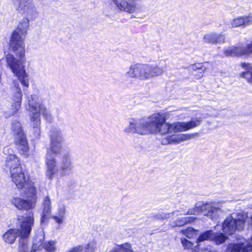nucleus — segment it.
Returning a JSON list of instances; mask_svg holds the SVG:
<instances>
[{"mask_svg":"<svg viewBox=\"0 0 252 252\" xmlns=\"http://www.w3.org/2000/svg\"><path fill=\"white\" fill-rule=\"evenodd\" d=\"M13 1L17 6V11L24 17L12 32L9 41L10 48L18 59L9 54L6 57V61L7 66L22 85L29 87V75L25 68V39L30 27L29 18L36 14V10L32 0H13Z\"/></svg>","mask_w":252,"mask_h":252,"instance_id":"obj_1","label":"nucleus"},{"mask_svg":"<svg viewBox=\"0 0 252 252\" xmlns=\"http://www.w3.org/2000/svg\"><path fill=\"white\" fill-rule=\"evenodd\" d=\"M167 113H155L148 117L139 119L130 118L128 126L124 129L126 134H137L140 135L156 134L166 135L188 131L199 126L202 121L201 118H192L188 122H166Z\"/></svg>","mask_w":252,"mask_h":252,"instance_id":"obj_2","label":"nucleus"},{"mask_svg":"<svg viewBox=\"0 0 252 252\" xmlns=\"http://www.w3.org/2000/svg\"><path fill=\"white\" fill-rule=\"evenodd\" d=\"M13 182L19 189H25L26 199L14 197L11 199V203L18 210H29L34 208L37 202V182L29 181L26 183L25 175L22 168L12 169L10 172Z\"/></svg>","mask_w":252,"mask_h":252,"instance_id":"obj_3","label":"nucleus"},{"mask_svg":"<svg viewBox=\"0 0 252 252\" xmlns=\"http://www.w3.org/2000/svg\"><path fill=\"white\" fill-rule=\"evenodd\" d=\"M19 228H12L7 230L3 235L4 241L9 244L14 243L17 237L21 238L19 242L18 252H28L27 241L23 240L30 235L34 224V216L32 211L27 212L24 216L18 218Z\"/></svg>","mask_w":252,"mask_h":252,"instance_id":"obj_4","label":"nucleus"},{"mask_svg":"<svg viewBox=\"0 0 252 252\" xmlns=\"http://www.w3.org/2000/svg\"><path fill=\"white\" fill-rule=\"evenodd\" d=\"M50 148L48 149L46 156V175L48 179L52 180L58 173L59 169L56 159L51 153L58 155L62 152L63 137L60 130L54 128L50 132Z\"/></svg>","mask_w":252,"mask_h":252,"instance_id":"obj_5","label":"nucleus"},{"mask_svg":"<svg viewBox=\"0 0 252 252\" xmlns=\"http://www.w3.org/2000/svg\"><path fill=\"white\" fill-rule=\"evenodd\" d=\"M166 67V63L164 60H160L154 65L137 63L129 66L125 73V76L128 78L144 81L162 75Z\"/></svg>","mask_w":252,"mask_h":252,"instance_id":"obj_6","label":"nucleus"},{"mask_svg":"<svg viewBox=\"0 0 252 252\" xmlns=\"http://www.w3.org/2000/svg\"><path fill=\"white\" fill-rule=\"evenodd\" d=\"M223 201L217 202L196 203L193 208L189 209L187 214L189 215H198L199 213H203L204 215L208 216L212 219L216 218L221 212V204H223Z\"/></svg>","mask_w":252,"mask_h":252,"instance_id":"obj_7","label":"nucleus"},{"mask_svg":"<svg viewBox=\"0 0 252 252\" xmlns=\"http://www.w3.org/2000/svg\"><path fill=\"white\" fill-rule=\"evenodd\" d=\"M12 129L17 149L21 154L27 156L29 152V144L20 123L17 121L13 122Z\"/></svg>","mask_w":252,"mask_h":252,"instance_id":"obj_8","label":"nucleus"},{"mask_svg":"<svg viewBox=\"0 0 252 252\" xmlns=\"http://www.w3.org/2000/svg\"><path fill=\"white\" fill-rule=\"evenodd\" d=\"M44 238V236L42 233L38 234L37 236L34 238L31 252H35L38 250H40L42 248H44L46 252H55L56 242L52 240L47 241L42 246Z\"/></svg>","mask_w":252,"mask_h":252,"instance_id":"obj_9","label":"nucleus"},{"mask_svg":"<svg viewBox=\"0 0 252 252\" xmlns=\"http://www.w3.org/2000/svg\"><path fill=\"white\" fill-rule=\"evenodd\" d=\"M198 136V133L190 134H179L168 135L161 140L162 145L177 144L181 142L195 138Z\"/></svg>","mask_w":252,"mask_h":252,"instance_id":"obj_10","label":"nucleus"},{"mask_svg":"<svg viewBox=\"0 0 252 252\" xmlns=\"http://www.w3.org/2000/svg\"><path fill=\"white\" fill-rule=\"evenodd\" d=\"M135 0H112L117 7L121 11L128 13L134 12L136 9Z\"/></svg>","mask_w":252,"mask_h":252,"instance_id":"obj_11","label":"nucleus"},{"mask_svg":"<svg viewBox=\"0 0 252 252\" xmlns=\"http://www.w3.org/2000/svg\"><path fill=\"white\" fill-rule=\"evenodd\" d=\"M73 165L71 157L69 155H65L62 158L60 165L61 176L71 175L73 173Z\"/></svg>","mask_w":252,"mask_h":252,"instance_id":"obj_12","label":"nucleus"},{"mask_svg":"<svg viewBox=\"0 0 252 252\" xmlns=\"http://www.w3.org/2000/svg\"><path fill=\"white\" fill-rule=\"evenodd\" d=\"M226 37L224 34L217 32H211L206 34L203 37V40L211 44L224 43L226 42Z\"/></svg>","mask_w":252,"mask_h":252,"instance_id":"obj_13","label":"nucleus"},{"mask_svg":"<svg viewBox=\"0 0 252 252\" xmlns=\"http://www.w3.org/2000/svg\"><path fill=\"white\" fill-rule=\"evenodd\" d=\"M222 229L223 232L228 235L233 234L236 230H238V226L235 222L234 217L231 215L228 216L224 221Z\"/></svg>","mask_w":252,"mask_h":252,"instance_id":"obj_14","label":"nucleus"},{"mask_svg":"<svg viewBox=\"0 0 252 252\" xmlns=\"http://www.w3.org/2000/svg\"><path fill=\"white\" fill-rule=\"evenodd\" d=\"M28 105L26 109L30 112L39 111V109L42 104L38 96L36 94H32L28 97Z\"/></svg>","mask_w":252,"mask_h":252,"instance_id":"obj_15","label":"nucleus"},{"mask_svg":"<svg viewBox=\"0 0 252 252\" xmlns=\"http://www.w3.org/2000/svg\"><path fill=\"white\" fill-rule=\"evenodd\" d=\"M231 26L234 28L245 27L252 24V14L248 16L238 17L233 19L231 22Z\"/></svg>","mask_w":252,"mask_h":252,"instance_id":"obj_16","label":"nucleus"},{"mask_svg":"<svg viewBox=\"0 0 252 252\" xmlns=\"http://www.w3.org/2000/svg\"><path fill=\"white\" fill-rule=\"evenodd\" d=\"M51 213V200L49 196H47L45 197L43 203V210L41 219V222L46 221L50 217Z\"/></svg>","mask_w":252,"mask_h":252,"instance_id":"obj_17","label":"nucleus"},{"mask_svg":"<svg viewBox=\"0 0 252 252\" xmlns=\"http://www.w3.org/2000/svg\"><path fill=\"white\" fill-rule=\"evenodd\" d=\"M6 166L10 169V172H12V169L22 168L18 158L13 154H10L7 157Z\"/></svg>","mask_w":252,"mask_h":252,"instance_id":"obj_18","label":"nucleus"},{"mask_svg":"<svg viewBox=\"0 0 252 252\" xmlns=\"http://www.w3.org/2000/svg\"><path fill=\"white\" fill-rule=\"evenodd\" d=\"M224 54L226 56H240L244 55L243 46H231L224 50Z\"/></svg>","mask_w":252,"mask_h":252,"instance_id":"obj_19","label":"nucleus"},{"mask_svg":"<svg viewBox=\"0 0 252 252\" xmlns=\"http://www.w3.org/2000/svg\"><path fill=\"white\" fill-rule=\"evenodd\" d=\"M65 213V206L64 204H60L58 206V211L56 215L53 216L52 218L58 224H61L64 220Z\"/></svg>","mask_w":252,"mask_h":252,"instance_id":"obj_20","label":"nucleus"},{"mask_svg":"<svg viewBox=\"0 0 252 252\" xmlns=\"http://www.w3.org/2000/svg\"><path fill=\"white\" fill-rule=\"evenodd\" d=\"M236 216L234 220L238 226V230H242L244 227L246 220L248 219V214L243 211H240L236 214Z\"/></svg>","mask_w":252,"mask_h":252,"instance_id":"obj_21","label":"nucleus"},{"mask_svg":"<svg viewBox=\"0 0 252 252\" xmlns=\"http://www.w3.org/2000/svg\"><path fill=\"white\" fill-rule=\"evenodd\" d=\"M241 66L246 71L241 74V77L244 78L247 81L252 84V65L250 63H243Z\"/></svg>","mask_w":252,"mask_h":252,"instance_id":"obj_22","label":"nucleus"},{"mask_svg":"<svg viewBox=\"0 0 252 252\" xmlns=\"http://www.w3.org/2000/svg\"><path fill=\"white\" fill-rule=\"evenodd\" d=\"M30 116V126H41L40 115L39 111L31 112Z\"/></svg>","mask_w":252,"mask_h":252,"instance_id":"obj_23","label":"nucleus"},{"mask_svg":"<svg viewBox=\"0 0 252 252\" xmlns=\"http://www.w3.org/2000/svg\"><path fill=\"white\" fill-rule=\"evenodd\" d=\"M39 112L43 115V117L48 121L51 122L53 119V117L50 112V111L46 107H45L43 105L42 106L40 107L39 109Z\"/></svg>","mask_w":252,"mask_h":252,"instance_id":"obj_24","label":"nucleus"},{"mask_svg":"<svg viewBox=\"0 0 252 252\" xmlns=\"http://www.w3.org/2000/svg\"><path fill=\"white\" fill-rule=\"evenodd\" d=\"M227 238L222 233H213L212 241H213L217 245L223 243Z\"/></svg>","mask_w":252,"mask_h":252,"instance_id":"obj_25","label":"nucleus"},{"mask_svg":"<svg viewBox=\"0 0 252 252\" xmlns=\"http://www.w3.org/2000/svg\"><path fill=\"white\" fill-rule=\"evenodd\" d=\"M213 232L212 230H208L201 234L197 240V245L199 246V243L205 240H212Z\"/></svg>","mask_w":252,"mask_h":252,"instance_id":"obj_26","label":"nucleus"},{"mask_svg":"<svg viewBox=\"0 0 252 252\" xmlns=\"http://www.w3.org/2000/svg\"><path fill=\"white\" fill-rule=\"evenodd\" d=\"M194 220L193 217H183L178 220L177 222L172 224V226H182L188 222H190Z\"/></svg>","mask_w":252,"mask_h":252,"instance_id":"obj_27","label":"nucleus"},{"mask_svg":"<svg viewBox=\"0 0 252 252\" xmlns=\"http://www.w3.org/2000/svg\"><path fill=\"white\" fill-rule=\"evenodd\" d=\"M97 248V243L96 240L90 241L85 247L86 252H95Z\"/></svg>","mask_w":252,"mask_h":252,"instance_id":"obj_28","label":"nucleus"},{"mask_svg":"<svg viewBox=\"0 0 252 252\" xmlns=\"http://www.w3.org/2000/svg\"><path fill=\"white\" fill-rule=\"evenodd\" d=\"M197 231L191 227L188 228L185 230H182L181 232L189 238H191L196 235Z\"/></svg>","mask_w":252,"mask_h":252,"instance_id":"obj_29","label":"nucleus"},{"mask_svg":"<svg viewBox=\"0 0 252 252\" xmlns=\"http://www.w3.org/2000/svg\"><path fill=\"white\" fill-rule=\"evenodd\" d=\"M191 68L192 70L196 71L197 70H200L199 72L200 73V75H199L196 78H200L201 77L203 76L202 72L205 69V67L203 66V65L201 63H197L191 65Z\"/></svg>","mask_w":252,"mask_h":252,"instance_id":"obj_30","label":"nucleus"},{"mask_svg":"<svg viewBox=\"0 0 252 252\" xmlns=\"http://www.w3.org/2000/svg\"><path fill=\"white\" fill-rule=\"evenodd\" d=\"M31 132L32 136L38 138L41 133V126H31Z\"/></svg>","mask_w":252,"mask_h":252,"instance_id":"obj_31","label":"nucleus"},{"mask_svg":"<svg viewBox=\"0 0 252 252\" xmlns=\"http://www.w3.org/2000/svg\"><path fill=\"white\" fill-rule=\"evenodd\" d=\"M181 241L183 247L184 249L190 250L192 249L193 247L192 243L189 241L187 240L185 238H181Z\"/></svg>","mask_w":252,"mask_h":252,"instance_id":"obj_32","label":"nucleus"},{"mask_svg":"<svg viewBox=\"0 0 252 252\" xmlns=\"http://www.w3.org/2000/svg\"><path fill=\"white\" fill-rule=\"evenodd\" d=\"M22 99V91L19 88L16 89V93L15 94V98L14 100L15 101L19 102L20 101L21 102Z\"/></svg>","mask_w":252,"mask_h":252,"instance_id":"obj_33","label":"nucleus"},{"mask_svg":"<svg viewBox=\"0 0 252 252\" xmlns=\"http://www.w3.org/2000/svg\"><path fill=\"white\" fill-rule=\"evenodd\" d=\"M244 55H248L252 53V42L247 45L246 47H243Z\"/></svg>","mask_w":252,"mask_h":252,"instance_id":"obj_34","label":"nucleus"},{"mask_svg":"<svg viewBox=\"0 0 252 252\" xmlns=\"http://www.w3.org/2000/svg\"><path fill=\"white\" fill-rule=\"evenodd\" d=\"M175 213V212L171 213H161L158 214V218L162 220L166 219L172 216Z\"/></svg>","mask_w":252,"mask_h":252,"instance_id":"obj_35","label":"nucleus"},{"mask_svg":"<svg viewBox=\"0 0 252 252\" xmlns=\"http://www.w3.org/2000/svg\"><path fill=\"white\" fill-rule=\"evenodd\" d=\"M21 102H20V101H19V102L15 101L14 105L13 106V107H14L13 113H15L19 110L21 107Z\"/></svg>","mask_w":252,"mask_h":252,"instance_id":"obj_36","label":"nucleus"},{"mask_svg":"<svg viewBox=\"0 0 252 252\" xmlns=\"http://www.w3.org/2000/svg\"><path fill=\"white\" fill-rule=\"evenodd\" d=\"M82 247H76L69 250L66 252H82Z\"/></svg>","mask_w":252,"mask_h":252,"instance_id":"obj_37","label":"nucleus"},{"mask_svg":"<svg viewBox=\"0 0 252 252\" xmlns=\"http://www.w3.org/2000/svg\"><path fill=\"white\" fill-rule=\"evenodd\" d=\"M250 220H251L250 223L251 224H252V215L251 217Z\"/></svg>","mask_w":252,"mask_h":252,"instance_id":"obj_38","label":"nucleus"}]
</instances>
